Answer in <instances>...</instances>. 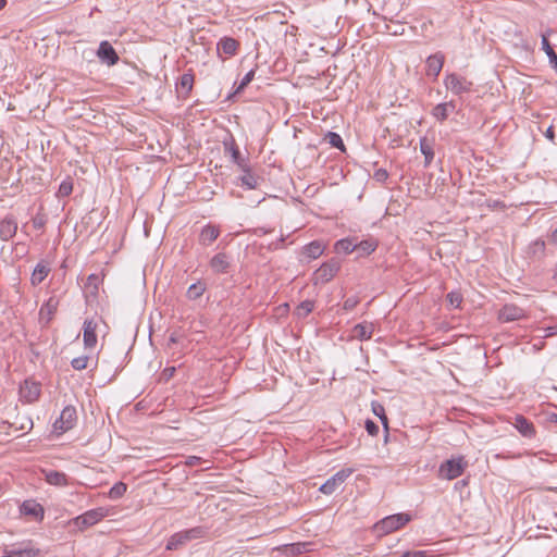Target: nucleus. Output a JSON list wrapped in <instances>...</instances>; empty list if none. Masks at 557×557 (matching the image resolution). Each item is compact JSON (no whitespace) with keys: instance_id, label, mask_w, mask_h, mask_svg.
<instances>
[{"instance_id":"nucleus-1","label":"nucleus","mask_w":557,"mask_h":557,"mask_svg":"<svg viewBox=\"0 0 557 557\" xmlns=\"http://www.w3.org/2000/svg\"><path fill=\"white\" fill-rule=\"evenodd\" d=\"M410 520L411 517L408 513H395L387 516L380 520L379 522H376L373 529L379 536H383L399 530L400 528L406 525Z\"/></svg>"},{"instance_id":"nucleus-2","label":"nucleus","mask_w":557,"mask_h":557,"mask_svg":"<svg viewBox=\"0 0 557 557\" xmlns=\"http://www.w3.org/2000/svg\"><path fill=\"white\" fill-rule=\"evenodd\" d=\"M207 534V529L203 527H195L188 530L174 533L166 543L168 550H176L188 542L201 539Z\"/></svg>"},{"instance_id":"nucleus-3","label":"nucleus","mask_w":557,"mask_h":557,"mask_svg":"<svg viewBox=\"0 0 557 557\" xmlns=\"http://www.w3.org/2000/svg\"><path fill=\"white\" fill-rule=\"evenodd\" d=\"M341 269V262L336 258H332L322 263L312 275L313 285H325L333 280Z\"/></svg>"},{"instance_id":"nucleus-4","label":"nucleus","mask_w":557,"mask_h":557,"mask_svg":"<svg viewBox=\"0 0 557 557\" xmlns=\"http://www.w3.org/2000/svg\"><path fill=\"white\" fill-rule=\"evenodd\" d=\"M467 466L468 462L462 456L448 459L440 466L438 476L444 480L457 479L463 473Z\"/></svg>"},{"instance_id":"nucleus-5","label":"nucleus","mask_w":557,"mask_h":557,"mask_svg":"<svg viewBox=\"0 0 557 557\" xmlns=\"http://www.w3.org/2000/svg\"><path fill=\"white\" fill-rule=\"evenodd\" d=\"M444 85L456 96L469 92L472 88V82L456 73L447 74L444 78Z\"/></svg>"},{"instance_id":"nucleus-6","label":"nucleus","mask_w":557,"mask_h":557,"mask_svg":"<svg viewBox=\"0 0 557 557\" xmlns=\"http://www.w3.org/2000/svg\"><path fill=\"white\" fill-rule=\"evenodd\" d=\"M107 515H108V510L102 507L90 509V510L84 512L83 515L74 518L73 523L78 529L82 530V529L95 525L100 520H102Z\"/></svg>"},{"instance_id":"nucleus-7","label":"nucleus","mask_w":557,"mask_h":557,"mask_svg":"<svg viewBox=\"0 0 557 557\" xmlns=\"http://www.w3.org/2000/svg\"><path fill=\"white\" fill-rule=\"evenodd\" d=\"M77 420L76 409L74 406H66L60 413V417L53 423L54 431L64 433L74 428Z\"/></svg>"},{"instance_id":"nucleus-8","label":"nucleus","mask_w":557,"mask_h":557,"mask_svg":"<svg viewBox=\"0 0 557 557\" xmlns=\"http://www.w3.org/2000/svg\"><path fill=\"white\" fill-rule=\"evenodd\" d=\"M354 470L345 468L327 479L320 487V492L325 495L333 494L351 474Z\"/></svg>"},{"instance_id":"nucleus-9","label":"nucleus","mask_w":557,"mask_h":557,"mask_svg":"<svg viewBox=\"0 0 557 557\" xmlns=\"http://www.w3.org/2000/svg\"><path fill=\"white\" fill-rule=\"evenodd\" d=\"M41 393L40 384L32 381L25 380L23 384L20 386V397L23 401L27 404H33L38 400Z\"/></svg>"},{"instance_id":"nucleus-10","label":"nucleus","mask_w":557,"mask_h":557,"mask_svg":"<svg viewBox=\"0 0 557 557\" xmlns=\"http://www.w3.org/2000/svg\"><path fill=\"white\" fill-rule=\"evenodd\" d=\"M96 54L100 62L107 64L108 66L115 65L120 60L116 51L114 50L112 45L107 40L100 42Z\"/></svg>"},{"instance_id":"nucleus-11","label":"nucleus","mask_w":557,"mask_h":557,"mask_svg":"<svg viewBox=\"0 0 557 557\" xmlns=\"http://www.w3.org/2000/svg\"><path fill=\"white\" fill-rule=\"evenodd\" d=\"M38 554L39 549L30 543H21L10 549H4V555L1 557H37Z\"/></svg>"},{"instance_id":"nucleus-12","label":"nucleus","mask_w":557,"mask_h":557,"mask_svg":"<svg viewBox=\"0 0 557 557\" xmlns=\"http://www.w3.org/2000/svg\"><path fill=\"white\" fill-rule=\"evenodd\" d=\"M525 317V312L522 308L508 304L505 305L498 313V318L503 322H512L520 319H523Z\"/></svg>"},{"instance_id":"nucleus-13","label":"nucleus","mask_w":557,"mask_h":557,"mask_svg":"<svg viewBox=\"0 0 557 557\" xmlns=\"http://www.w3.org/2000/svg\"><path fill=\"white\" fill-rule=\"evenodd\" d=\"M97 322L94 319H87L84 322L83 339L84 346L87 349H91L97 344Z\"/></svg>"},{"instance_id":"nucleus-14","label":"nucleus","mask_w":557,"mask_h":557,"mask_svg":"<svg viewBox=\"0 0 557 557\" xmlns=\"http://www.w3.org/2000/svg\"><path fill=\"white\" fill-rule=\"evenodd\" d=\"M17 232V222L14 216L7 215L0 221V239L8 242L15 236Z\"/></svg>"},{"instance_id":"nucleus-15","label":"nucleus","mask_w":557,"mask_h":557,"mask_svg":"<svg viewBox=\"0 0 557 557\" xmlns=\"http://www.w3.org/2000/svg\"><path fill=\"white\" fill-rule=\"evenodd\" d=\"M512 424L523 437L532 438L535 436V428L525 417L521 414L516 416Z\"/></svg>"},{"instance_id":"nucleus-16","label":"nucleus","mask_w":557,"mask_h":557,"mask_svg":"<svg viewBox=\"0 0 557 557\" xmlns=\"http://www.w3.org/2000/svg\"><path fill=\"white\" fill-rule=\"evenodd\" d=\"M21 512L24 516L32 517L35 520L44 519V507L35 500H25L21 506Z\"/></svg>"},{"instance_id":"nucleus-17","label":"nucleus","mask_w":557,"mask_h":557,"mask_svg":"<svg viewBox=\"0 0 557 557\" xmlns=\"http://www.w3.org/2000/svg\"><path fill=\"white\" fill-rule=\"evenodd\" d=\"M444 64V54L437 52L435 54L430 55L426 59V74L429 76L437 77L441 73Z\"/></svg>"},{"instance_id":"nucleus-18","label":"nucleus","mask_w":557,"mask_h":557,"mask_svg":"<svg viewBox=\"0 0 557 557\" xmlns=\"http://www.w3.org/2000/svg\"><path fill=\"white\" fill-rule=\"evenodd\" d=\"M210 267L215 273H226L230 267L227 256L223 252L216 253L211 259Z\"/></svg>"},{"instance_id":"nucleus-19","label":"nucleus","mask_w":557,"mask_h":557,"mask_svg":"<svg viewBox=\"0 0 557 557\" xmlns=\"http://www.w3.org/2000/svg\"><path fill=\"white\" fill-rule=\"evenodd\" d=\"M220 235V230L214 225H206L200 233L199 240L202 245H211Z\"/></svg>"},{"instance_id":"nucleus-20","label":"nucleus","mask_w":557,"mask_h":557,"mask_svg":"<svg viewBox=\"0 0 557 557\" xmlns=\"http://www.w3.org/2000/svg\"><path fill=\"white\" fill-rule=\"evenodd\" d=\"M324 245L319 240H313L302 248V255L310 260L319 258L324 252Z\"/></svg>"},{"instance_id":"nucleus-21","label":"nucleus","mask_w":557,"mask_h":557,"mask_svg":"<svg viewBox=\"0 0 557 557\" xmlns=\"http://www.w3.org/2000/svg\"><path fill=\"white\" fill-rule=\"evenodd\" d=\"M373 333V325L367 323H359L352 329V337L359 341H368Z\"/></svg>"},{"instance_id":"nucleus-22","label":"nucleus","mask_w":557,"mask_h":557,"mask_svg":"<svg viewBox=\"0 0 557 557\" xmlns=\"http://www.w3.org/2000/svg\"><path fill=\"white\" fill-rule=\"evenodd\" d=\"M420 151L424 156V166L428 168L434 159L433 143L426 137L421 138Z\"/></svg>"},{"instance_id":"nucleus-23","label":"nucleus","mask_w":557,"mask_h":557,"mask_svg":"<svg viewBox=\"0 0 557 557\" xmlns=\"http://www.w3.org/2000/svg\"><path fill=\"white\" fill-rule=\"evenodd\" d=\"M49 272H50V268L47 264H45L44 262L37 263V265L35 267V269L32 273V277H30L32 284L34 286L39 285L47 277Z\"/></svg>"},{"instance_id":"nucleus-24","label":"nucleus","mask_w":557,"mask_h":557,"mask_svg":"<svg viewBox=\"0 0 557 557\" xmlns=\"http://www.w3.org/2000/svg\"><path fill=\"white\" fill-rule=\"evenodd\" d=\"M57 309H58V300L52 297L49 298L48 301L46 304H44L40 308V311H39L40 319L41 320L46 319V322L48 323L52 319Z\"/></svg>"},{"instance_id":"nucleus-25","label":"nucleus","mask_w":557,"mask_h":557,"mask_svg":"<svg viewBox=\"0 0 557 557\" xmlns=\"http://www.w3.org/2000/svg\"><path fill=\"white\" fill-rule=\"evenodd\" d=\"M448 107H451V110L456 109V106H455L454 101L438 103L437 106H435L433 108L432 115L437 121H441V122L445 121L448 117Z\"/></svg>"},{"instance_id":"nucleus-26","label":"nucleus","mask_w":557,"mask_h":557,"mask_svg":"<svg viewBox=\"0 0 557 557\" xmlns=\"http://www.w3.org/2000/svg\"><path fill=\"white\" fill-rule=\"evenodd\" d=\"M45 479L51 485L64 486L67 484V478L65 473L54 470L46 471Z\"/></svg>"},{"instance_id":"nucleus-27","label":"nucleus","mask_w":557,"mask_h":557,"mask_svg":"<svg viewBox=\"0 0 557 557\" xmlns=\"http://www.w3.org/2000/svg\"><path fill=\"white\" fill-rule=\"evenodd\" d=\"M238 42L234 38L224 37L218 44V49L222 50L225 54L234 55L237 51Z\"/></svg>"},{"instance_id":"nucleus-28","label":"nucleus","mask_w":557,"mask_h":557,"mask_svg":"<svg viewBox=\"0 0 557 557\" xmlns=\"http://www.w3.org/2000/svg\"><path fill=\"white\" fill-rule=\"evenodd\" d=\"M549 32L550 30H548L547 34H543L542 35V49L547 54V57L549 59V63L552 64V66L557 69V54H556V52L554 51L553 47L550 46V44L548 41Z\"/></svg>"},{"instance_id":"nucleus-29","label":"nucleus","mask_w":557,"mask_h":557,"mask_svg":"<svg viewBox=\"0 0 557 557\" xmlns=\"http://www.w3.org/2000/svg\"><path fill=\"white\" fill-rule=\"evenodd\" d=\"M194 86V75L191 73H184L180 81L176 84V87L184 91L185 96H187Z\"/></svg>"},{"instance_id":"nucleus-30","label":"nucleus","mask_w":557,"mask_h":557,"mask_svg":"<svg viewBox=\"0 0 557 557\" xmlns=\"http://www.w3.org/2000/svg\"><path fill=\"white\" fill-rule=\"evenodd\" d=\"M376 248V245L373 240H361L356 244L355 251L358 253V257H366L373 252Z\"/></svg>"},{"instance_id":"nucleus-31","label":"nucleus","mask_w":557,"mask_h":557,"mask_svg":"<svg viewBox=\"0 0 557 557\" xmlns=\"http://www.w3.org/2000/svg\"><path fill=\"white\" fill-rule=\"evenodd\" d=\"M205 290L206 284L198 281L188 287L186 296L190 300H196L203 295Z\"/></svg>"},{"instance_id":"nucleus-32","label":"nucleus","mask_w":557,"mask_h":557,"mask_svg":"<svg viewBox=\"0 0 557 557\" xmlns=\"http://www.w3.org/2000/svg\"><path fill=\"white\" fill-rule=\"evenodd\" d=\"M314 308V301L312 300H304L301 301L295 309V314L299 318V319H305L309 313L312 312Z\"/></svg>"},{"instance_id":"nucleus-33","label":"nucleus","mask_w":557,"mask_h":557,"mask_svg":"<svg viewBox=\"0 0 557 557\" xmlns=\"http://www.w3.org/2000/svg\"><path fill=\"white\" fill-rule=\"evenodd\" d=\"M356 249V244L349 238H343L336 242L335 250L345 255L351 253Z\"/></svg>"},{"instance_id":"nucleus-34","label":"nucleus","mask_w":557,"mask_h":557,"mask_svg":"<svg viewBox=\"0 0 557 557\" xmlns=\"http://www.w3.org/2000/svg\"><path fill=\"white\" fill-rule=\"evenodd\" d=\"M244 174L240 176L242 185L246 186L248 189H253L258 185V178L245 168Z\"/></svg>"},{"instance_id":"nucleus-35","label":"nucleus","mask_w":557,"mask_h":557,"mask_svg":"<svg viewBox=\"0 0 557 557\" xmlns=\"http://www.w3.org/2000/svg\"><path fill=\"white\" fill-rule=\"evenodd\" d=\"M325 140L334 148L345 151V145L342 137L335 132H329L325 135Z\"/></svg>"},{"instance_id":"nucleus-36","label":"nucleus","mask_w":557,"mask_h":557,"mask_svg":"<svg viewBox=\"0 0 557 557\" xmlns=\"http://www.w3.org/2000/svg\"><path fill=\"white\" fill-rule=\"evenodd\" d=\"M127 491V485L123 482L115 483L109 491L108 496L111 499L121 498Z\"/></svg>"},{"instance_id":"nucleus-37","label":"nucleus","mask_w":557,"mask_h":557,"mask_svg":"<svg viewBox=\"0 0 557 557\" xmlns=\"http://www.w3.org/2000/svg\"><path fill=\"white\" fill-rule=\"evenodd\" d=\"M372 411H373V413L376 417L380 418V420L382 421L383 425L387 429L388 420H387V417L385 414V409H384L383 405H381L377 401H373L372 403Z\"/></svg>"},{"instance_id":"nucleus-38","label":"nucleus","mask_w":557,"mask_h":557,"mask_svg":"<svg viewBox=\"0 0 557 557\" xmlns=\"http://www.w3.org/2000/svg\"><path fill=\"white\" fill-rule=\"evenodd\" d=\"M230 151H231L232 159H233L234 163H236L239 168L245 170L247 164H246L245 160L242 158L238 147L235 144H233L230 148Z\"/></svg>"},{"instance_id":"nucleus-39","label":"nucleus","mask_w":557,"mask_h":557,"mask_svg":"<svg viewBox=\"0 0 557 557\" xmlns=\"http://www.w3.org/2000/svg\"><path fill=\"white\" fill-rule=\"evenodd\" d=\"M72 191H73V183L70 180H66L60 184L57 195L59 197H67L72 194Z\"/></svg>"},{"instance_id":"nucleus-40","label":"nucleus","mask_w":557,"mask_h":557,"mask_svg":"<svg viewBox=\"0 0 557 557\" xmlns=\"http://www.w3.org/2000/svg\"><path fill=\"white\" fill-rule=\"evenodd\" d=\"M530 251L533 256H543L545 251V242L542 239H536L530 245Z\"/></svg>"},{"instance_id":"nucleus-41","label":"nucleus","mask_w":557,"mask_h":557,"mask_svg":"<svg viewBox=\"0 0 557 557\" xmlns=\"http://www.w3.org/2000/svg\"><path fill=\"white\" fill-rule=\"evenodd\" d=\"M101 283V277L98 274H90L87 277L86 286L91 289L92 294L98 292V286Z\"/></svg>"},{"instance_id":"nucleus-42","label":"nucleus","mask_w":557,"mask_h":557,"mask_svg":"<svg viewBox=\"0 0 557 557\" xmlns=\"http://www.w3.org/2000/svg\"><path fill=\"white\" fill-rule=\"evenodd\" d=\"M87 364H88L87 356L76 357L71 361L72 368L77 371H82V370L86 369Z\"/></svg>"},{"instance_id":"nucleus-43","label":"nucleus","mask_w":557,"mask_h":557,"mask_svg":"<svg viewBox=\"0 0 557 557\" xmlns=\"http://www.w3.org/2000/svg\"><path fill=\"white\" fill-rule=\"evenodd\" d=\"M449 305L454 308H458L462 302V297L459 293L451 292L447 295Z\"/></svg>"},{"instance_id":"nucleus-44","label":"nucleus","mask_w":557,"mask_h":557,"mask_svg":"<svg viewBox=\"0 0 557 557\" xmlns=\"http://www.w3.org/2000/svg\"><path fill=\"white\" fill-rule=\"evenodd\" d=\"M540 331L542 332L541 337H543V338H547V337L557 335V323L555 325L543 327Z\"/></svg>"},{"instance_id":"nucleus-45","label":"nucleus","mask_w":557,"mask_h":557,"mask_svg":"<svg viewBox=\"0 0 557 557\" xmlns=\"http://www.w3.org/2000/svg\"><path fill=\"white\" fill-rule=\"evenodd\" d=\"M183 342V335L180 332H173L168 342V347L171 348L172 345L181 344Z\"/></svg>"},{"instance_id":"nucleus-46","label":"nucleus","mask_w":557,"mask_h":557,"mask_svg":"<svg viewBox=\"0 0 557 557\" xmlns=\"http://www.w3.org/2000/svg\"><path fill=\"white\" fill-rule=\"evenodd\" d=\"M34 426L33 420L29 417L23 419L18 426H15V430L20 431H30Z\"/></svg>"},{"instance_id":"nucleus-47","label":"nucleus","mask_w":557,"mask_h":557,"mask_svg":"<svg viewBox=\"0 0 557 557\" xmlns=\"http://www.w3.org/2000/svg\"><path fill=\"white\" fill-rule=\"evenodd\" d=\"M307 543H297V544H293L290 545V552L293 555H300L305 552H307Z\"/></svg>"},{"instance_id":"nucleus-48","label":"nucleus","mask_w":557,"mask_h":557,"mask_svg":"<svg viewBox=\"0 0 557 557\" xmlns=\"http://www.w3.org/2000/svg\"><path fill=\"white\" fill-rule=\"evenodd\" d=\"M255 77V70L249 71L242 79L238 90L244 89Z\"/></svg>"},{"instance_id":"nucleus-49","label":"nucleus","mask_w":557,"mask_h":557,"mask_svg":"<svg viewBox=\"0 0 557 557\" xmlns=\"http://www.w3.org/2000/svg\"><path fill=\"white\" fill-rule=\"evenodd\" d=\"M364 426H366L367 432H368L370 435H372V436L377 435V433H379V426H377V424H376L375 422H373L372 420H369V419H368V420L366 421V425H364Z\"/></svg>"},{"instance_id":"nucleus-50","label":"nucleus","mask_w":557,"mask_h":557,"mask_svg":"<svg viewBox=\"0 0 557 557\" xmlns=\"http://www.w3.org/2000/svg\"><path fill=\"white\" fill-rule=\"evenodd\" d=\"M358 302H359L358 298H356V297H349V298H347V299L344 301L343 308H344L346 311H350V310H352V309L358 305Z\"/></svg>"},{"instance_id":"nucleus-51","label":"nucleus","mask_w":557,"mask_h":557,"mask_svg":"<svg viewBox=\"0 0 557 557\" xmlns=\"http://www.w3.org/2000/svg\"><path fill=\"white\" fill-rule=\"evenodd\" d=\"M428 554L425 550H413V552H405L399 557H426Z\"/></svg>"},{"instance_id":"nucleus-52","label":"nucleus","mask_w":557,"mask_h":557,"mask_svg":"<svg viewBox=\"0 0 557 557\" xmlns=\"http://www.w3.org/2000/svg\"><path fill=\"white\" fill-rule=\"evenodd\" d=\"M387 176H388L387 172H386L385 170H383V169L377 170V171L375 172V174H374V177H375L377 181H380V182L385 181V180L387 178Z\"/></svg>"},{"instance_id":"nucleus-53","label":"nucleus","mask_w":557,"mask_h":557,"mask_svg":"<svg viewBox=\"0 0 557 557\" xmlns=\"http://www.w3.org/2000/svg\"><path fill=\"white\" fill-rule=\"evenodd\" d=\"M201 458L197 456H189L186 460V465L188 466H197L200 462Z\"/></svg>"},{"instance_id":"nucleus-54","label":"nucleus","mask_w":557,"mask_h":557,"mask_svg":"<svg viewBox=\"0 0 557 557\" xmlns=\"http://www.w3.org/2000/svg\"><path fill=\"white\" fill-rule=\"evenodd\" d=\"M544 135H545V137H546L549 141L554 143V140H555V132H554V127H553V126H549V127L546 129V132H545V134H544Z\"/></svg>"},{"instance_id":"nucleus-55","label":"nucleus","mask_w":557,"mask_h":557,"mask_svg":"<svg viewBox=\"0 0 557 557\" xmlns=\"http://www.w3.org/2000/svg\"><path fill=\"white\" fill-rule=\"evenodd\" d=\"M385 11H386V15H384V20L394 22V17L396 16V13H394V11L391 10L389 7H386Z\"/></svg>"},{"instance_id":"nucleus-56","label":"nucleus","mask_w":557,"mask_h":557,"mask_svg":"<svg viewBox=\"0 0 557 557\" xmlns=\"http://www.w3.org/2000/svg\"><path fill=\"white\" fill-rule=\"evenodd\" d=\"M550 240H552L553 243H557V228H556V230H554V231L552 232V234H550Z\"/></svg>"},{"instance_id":"nucleus-57","label":"nucleus","mask_w":557,"mask_h":557,"mask_svg":"<svg viewBox=\"0 0 557 557\" xmlns=\"http://www.w3.org/2000/svg\"><path fill=\"white\" fill-rule=\"evenodd\" d=\"M34 226H35V227H37V228H39V227H41V226H42V222H41V221H38V220H36V219H35V220H34Z\"/></svg>"},{"instance_id":"nucleus-58","label":"nucleus","mask_w":557,"mask_h":557,"mask_svg":"<svg viewBox=\"0 0 557 557\" xmlns=\"http://www.w3.org/2000/svg\"><path fill=\"white\" fill-rule=\"evenodd\" d=\"M7 4V0H0V10H2Z\"/></svg>"},{"instance_id":"nucleus-59","label":"nucleus","mask_w":557,"mask_h":557,"mask_svg":"<svg viewBox=\"0 0 557 557\" xmlns=\"http://www.w3.org/2000/svg\"><path fill=\"white\" fill-rule=\"evenodd\" d=\"M1 424L3 425H8V426H11L12 424H10L8 421H2Z\"/></svg>"}]
</instances>
